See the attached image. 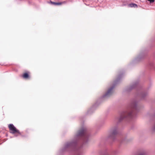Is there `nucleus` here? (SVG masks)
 I'll use <instances>...</instances> for the list:
<instances>
[{
	"label": "nucleus",
	"mask_w": 155,
	"mask_h": 155,
	"mask_svg": "<svg viewBox=\"0 0 155 155\" xmlns=\"http://www.w3.org/2000/svg\"><path fill=\"white\" fill-rule=\"evenodd\" d=\"M128 6L130 7H137V5L135 4L134 3H131L130 4H129L128 5Z\"/></svg>",
	"instance_id": "obj_6"
},
{
	"label": "nucleus",
	"mask_w": 155,
	"mask_h": 155,
	"mask_svg": "<svg viewBox=\"0 0 155 155\" xmlns=\"http://www.w3.org/2000/svg\"><path fill=\"white\" fill-rule=\"evenodd\" d=\"M148 1H149L150 3H153L154 2L155 0H148Z\"/></svg>",
	"instance_id": "obj_10"
},
{
	"label": "nucleus",
	"mask_w": 155,
	"mask_h": 155,
	"mask_svg": "<svg viewBox=\"0 0 155 155\" xmlns=\"http://www.w3.org/2000/svg\"><path fill=\"white\" fill-rule=\"evenodd\" d=\"M127 4V1H125L123 2V6H125Z\"/></svg>",
	"instance_id": "obj_8"
},
{
	"label": "nucleus",
	"mask_w": 155,
	"mask_h": 155,
	"mask_svg": "<svg viewBox=\"0 0 155 155\" xmlns=\"http://www.w3.org/2000/svg\"><path fill=\"white\" fill-rule=\"evenodd\" d=\"M50 3L51 4H53L54 5H61L62 4V3L61 2L57 3V2H52L51 1L50 2Z\"/></svg>",
	"instance_id": "obj_7"
},
{
	"label": "nucleus",
	"mask_w": 155,
	"mask_h": 155,
	"mask_svg": "<svg viewBox=\"0 0 155 155\" xmlns=\"http://www.w3.org/2000/svg\"><path fill=\"white\" fill-rule=\"evenodd\" d=\"M114 88V87H111L110 89H109L108 90L107 92L105 94V96H108L110 95L112 93V91Z\"/></svg>",
	"instance_id": "obj_5"
},
{
	"label": "nucleus",
	"mask_w": 155,
	"mask_h": 155,
	"mask_svg": "<svg viewBox=\"0 0 155 155\" xmlns=\"http://www.w3.org/2000/svg\"><path fill=\"white\" fill-rule=\"evenodd\" d=\"M10 132L14 134L15 136L17 137L21 135V133L19 130L17 129L13 124H9L8 126Z\"/></svg>",
	"instance_id": "obj_1"
},
{
	"label": "nucleus",
	"mask_w": 155,
	"mask_h": 155,
	"mask_svg": "<svg viewBox=\"0 0 155 155\" xmlns=\"http://www.w3.org/2000/svg\"><path fill=\"white\" fill-rule=\"evenodd\" d=\"M138 155H144V153H140Z\"/></svg>",
	"instance_id": "obj_11"
},
{
	"label": "nucleus",
	"mask_w": 155,
	"mask_h": 155,
	"mask_svg": "<svg viewBox=\"0 0 155 155\" xmlns=\"http://www.w3.org/2000/svg\"><path fill=\"white\" fill-rule=\"evenodd\" d=\"M21 77L25 79H29L30 78V73L27 71L21 75Z\"/></svg>",
	"instance_id": "obj_4"
},
{
	"label": "nucleus",
	"mask_w": 155,
	"mask_h": 155,
	"mask_svg": "<svg viewBox=\"0 0 155 155\" xmlns=\"http://www.w3.org/2000/svg\"><path fill=\"white\" fill-rule=\"evenodd\" d=\"M154 130H155V127H154Z\"/></svg>",
	"instance_id": "obj_12"
},
{
	"label": "nucleus",
	"mask_w": 155,
	"mask_h": 155,
	"mask_svg": "<svg viewBox=\"0 0 155 155\" xmlns=\"http://www.w3.org/2000/svg\"><path fill=\"white\" fill-rule=\"evenodd\" d=\"M86 129L84 128H82L80 129L78 131V135L79 136H85L86 135Z\"/></svg>",
	"instance_id": "obj_3"
},
{
	"label": "nucleus",
	"mask_w": 155,
	"mask_h": 155,
	"mask_svg": "<svg viewBox=\"0 0 155 155\" xmlns=\"http://www.w3.org/2000/svg\"><path fill=\"white\" fill-rule=\"evenodd\" d=\"M117 133V131L116 130H114L113 132H112V134H113L115 135Z\"/></svg>",
	"instance_id": "obj_9"
},
{
	"label": "nucleus",
	"mask_w": 155,
	"mask_h": 155,
	"mask_svg": "<svg viewBox=\"0 0 155 155\" xmlns=\"http://www.w3.org/2000/svg\"><path fill=\"white\" fill-rule=\"evenodd\" d=\"M132 112H126L124 113L123 114H122L120 117V120L126 117H131L132 114Z\"/></svg>",
	"instance_id": "obj_2"
}]
</instances>
